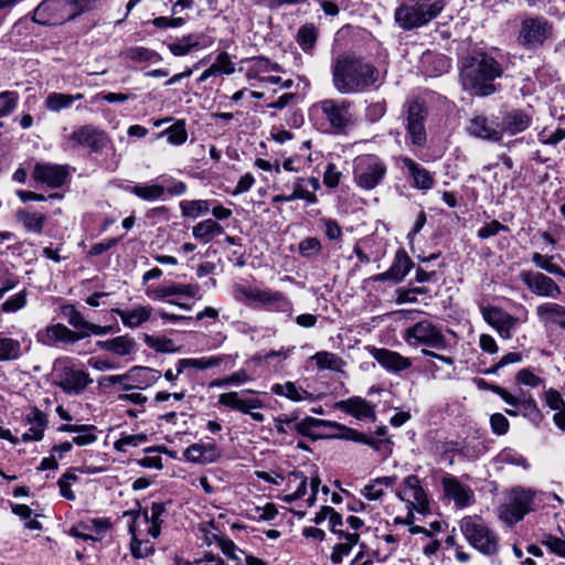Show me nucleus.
<instances>
[{
    "instance_id": "obj_1",
    "label": "nucleus",
    "mask_w": 565,
    "mask_h": 565,
    "mask_svg": "<svg viewBox=\"0 0 565 565\" xmlns=\"http://www.w3.org/2000/svg\"><path fill=\"white\" fill-rule=\"evenodd\" d=\"M331 74L334 89L342 95L370 90L380 77V71L373 63L353 53L337 56Z\"/></svg>"
},
{
    "instance_id": "obj_2",
    "label": "nucleus",
    "mask_w": 565,
    "mask_h": 565,
    "mask_svg": "<svg viewBox=\"0 0 565 565\" xmlns=\"http://www.w3.org/2000/svg\"><path fill=\"white\" fill-rule=\"evenodd\" d=\"M503 73L501 64L486 53H478L463 60L460 79L465 90L486 97L495 92L493 81Z\"/></svg>"
},
{
    "instance_id": "obj_3",
    "label": "nucleus",
    "mask_w": 565,
    "mask_h": 565,
    "mask_svg": "<svg viewBox=\"0 0 565 565\" xmlns=\"http://www.w3.org/2000/svg\"><path fill=\"white\" fill-rule=\"evenodd\" d=\"M354 102L345 98H326L309 109L311 121L323 132L345 135L356 124Z\"/></svg>"
},
{
    "instance_id": "obj_4",
    "label": "nucleus",
    "mask_w": 565,
    "mask_h": 565,
    "mask_svg": "<svg viewBox=\"0 0 565 565\" xmlns=\"http://www.w3.org/2000/svg\"><path fill=\"white\" fill-rule=\"evenodd\" d=\"M236 301L256 309L291 316L292 301L282 291L256 286L236 285L233 290Z\"/></svg>"
},
{
    "instance_id": "obj_5",
    "label": "nucleus",
    "mask_w": 565,
    "mask_h": 565,
    "mask_svg": "<svg viewBox=\"0 0 565 565\" xmlns=\"http://www.w3.org/2000/svg\"><path fill=\"white\" fill-rule=\"evenodd\" d=\"M444 0H427V3H403L395 9L394 19L404 31L427 25L444 10Z\"/></svg>"
},
{
    "instance_id": "obj_6",
    "label": "nucleus",
    "mask_w": 565,
    "mask_h": 565,
    "mask_svg": "<svg viewBox=\"0 0 565 565\" xmlns=\"http://www.w3.org/2000/svg\"><path fill=\"white\" fill-rule=\"evenodd\" d=\"M460 531L469 544L484 556L492 557L500 552L498 534L473 516H466L460 521Z\"/></svg>"
},
{
    "instance_id": "obj_7",
    "label": "nucleus",
    "mask_w": 565,
    "mask_h": 565,
    "mask_svg": "<svg viewBox=\"0 0 565 565\" xmlns=\"http://www.w3.org/2000/svg\"><path fill=\"white\" fill-rule=\"evenodd\" d=\"M387 173V166L375 154L360 156L354 160L353 180L363 190H373L380 185Z\"/></svg>"
},
{
    "instance_id": "obj_8",
    "label": "nucleus",
    "mask_w": 565,
    "mask_h": 565,
    "mask_svg": "<svg viewBox=\"0 0 565 565\" xmlns=\"http://www.w3.org/2000/svg\"><path fill=\"white\" fill-rule=\"evenodd\" d=\"M166 513L167 508L164 503L152 502L150 509L124 512V518H129L128 530L131 535H135V531L142 529L146 535L157 539L160 535Z\"/></svg>"
},
{
    "instance_id": "obj_9",
    "label": "nucleus",
    "mask_w": 565,
    "mask_h": 565,
    "mask_svg": "<svg viewBox=\"0 0 565 565\" xmlns=\"http://www.w3.org/2000/svg\"><path fill=\"white\" fill-rule=\"evenodd\" d=\"M405 342L412 347H425L435 350H445L447 340L439 324L430 320H422L408 327L403 335Z\"/></svg>"
},
{
    "instance_id": "obj_10",
    "label": "nucleus",
    "mask_w": 565,
    "mask_h": 565,
    "mask_svg": "<svg viewBox=\"0 0 565 565\" xmlns=\"http://www.w3.org/2000/svg\"><path fill=\"white\" fill-rule=\"evenodd\" d=\"M407 140L412 146L424 148L427 143L425 122L428 116L424 102L413 99L404 105Z\"/></svg>"
},
{
    "instance_id": "obj_11",
    "label": "nucleus",
    "mask_w": 565,
    "mask_h": 565,
    "mask_svg": "<svg viewBox=\"0 0 565 565\" xmlns=\"http://www.w3.org/2000/svg\"><path fill=\"white\" fill-rule=\"evenodd\" d=\"M396 497L406 503L408 509L407 518H413V512L426 514L430 511L428 494L420 484L416 475H409L396 490Z\"/></svg>"
},
{
    "instance_id": "obj_12",
    "label": "nucleus",
    "mask_w": 565,
    "mask_h": 565,
    "mask_svg": "<svg viewBox=\"0 0 565 565\" xmlns=\"http://www.w3.org/2000/svg\"><path fill=\"white\" fill-rule=\"evenodd\" d=\"M533 502L534 492L523 488H515L511 491L510 502L500 505L499 518L509 525H513L533 510Z\"/></svg>"
},
{
    "instance_id": "obj_13",
    "label": "nucleus",
    "mask_w": 565,
    "mask_h": 565,
    "mask_svg": "<svg viewBox=\"0 0 565 565\" xmlns=\"http://www.w3.org/2000/svg\"><path fill=\"white\" fill-rule=\"evenodd\" d=\"M552 24L543 18H531L522 22L520 43L527 49H535L552 36Z\"/></svg>"
},
{
    "instance_id": "obj_14",
    "label": "nucleus",
    "mask_w": 565,
    "mask_h": 565,
    "mask_svg": "<svg viewBox=\"0 0 565 565\" xmlns=\"http://www.w3.org/2000/svg\"><path fill=\"white\" fill-rule=\"evenodd\" d=\"M519 278L535 296L558 299L562 295V289L556 281L541 271L522 270Z\"/></svg>"
},
{
    "instance_id": "obj_15",
    "label": "nucleus",
    "mask_w": 565,
    "mask_h": 565,
    "mask_svg": "<svg viewBox=\"0 0 565 565\" xmlns=\"http://www.w3.org/2000/svg\"><path fill=\"white\" fill-rule=\"evenodd\" d=\"M217 403L232 411H237L247 414L257 423L265 420V415L255 409H260L265 406L264 402L256 397H242L238 392L222 393L218 395Z\"/></svg>"
},
{
    "instance_id": "obj_16",
    "label": "nucleus",
    "mask_w": 565,
    "mask_h": 565,
    "mask_svg": "<svg viewBox=\"0 0 565 565\" xmlns=\"http://www.w3.org/2000/svg\"><path fill=\"white\" fill-rule=\"evenodd\" d=\"M68 139L94 153L102 152L110 143L108 135L94 125H83L74 129Z\"/></svg>"
},
{
    "instance_id": "obj_17",
    "label": "nucleus",
    "mask_w": 565,
    "mask_h": 565,
    "mask_svg": "<svg viewBox=\"0 0 565 565\" xmlns=\"http://www.w3.org/2000/svg\"><path fill=\"white\" fill-rule=\"evenodd\" d=\"M469 136L492 142L502 140V129L500 121L495 116H486L483 114L475 115L467 125Z\"/></svg>"
},
{
    "instance_id": "obj_18",
    "label": "nucleus",
    "mask_w": 565,
    "mask_h": 565,
    "mask_svg": "<svg viewBox=\"0 0 565 565\" xmlns=\"http://www.w3.org/2000/svg\"><path fill=\"white\" fill-rule=\"evenodd\" d=\"M85 338V333H78L63 323H55L45 327L36 332V342L45 347L58 344H74Z\"/></svg>"
},
{
    "instance_id": "obj_19",
    "label": "nucleus",
    "mask_w": 565,
    "mask_h": 565,
    "mask_svg": "<svg viewBox=\"0 0 565 565\" xmlns=\"http://www.w3.org/2000/svg\"><path fill=\"white\" fill-rule=\"evenodd\" d=\"M33 179L51 189L64 185L70 178L68 166L49 162H38L34 166Z\"/></svg>"
},
{
    "instance_id": "obj_20",
    "label": "nucleus",
    "mask_w": 565,
    "mask_h": 565,
    "mask_svg": "<svg viewBox=\"0 0 565 565\" xmlns=\"http://www.w3.org/2000/svg\"><path fill=\"white\" fill-rule=\"evenodd\" d=\"M61 315L75 329V332L85 333V338L90 334L104 335L113 330L110 326L102 327L86 321L82 312L74 305H63L61 307Z\"/></svg>"
},
{
    "instance_id": "obj_21",
    "label": "nucleus",
    "mask_w": 565,
    "mask_h": 565,
    "mask_svg": "<svg viewBox=\"0 0 565 565\" xmlns=\"http://www.w3.org/2000/svg\"><path fill=\"white\" fill-rule=\"evenodd\" d=\"M440 482L445 497L452 500L457 508L463 509L475 503L473 490L462 484L456 477L447 473Z\"/></svg>"
},
{
    "instance_id": "obj_22",
    "label": "nucleus",
    "mask_w": 565,
    "mask_h": 565,
    "mask_svg": "<svg viewBox=\"0 0 565 565\" xmlns=\"http://www.w3.org/2000/svg\"><path fill=\"white\" fill-rule=\"evenodd\" d=\"M78 0H44L33 11V21L42 25L63 22L66 18L61 12L72 2Z\"/></svg>"
},
{
    "instance_id": "obj_23",
    "label": "nucleus",
    "mask_w": 565,
    "mask_h": 565,
    "mask_svg": "<svg viewBox=\"0 0 565 565\" xmlns=\"http://www.w3.org/2000/svg\"><path fill=\"white\" fill-rule=\"evenodd\" d=\"M481 313L487 323L495 329L502 339H511V330L516 326L518 318L494 306L482 307Z\"/></svg>"
},
{
    "instance_id": "obj_24",
    "label": "nucleus",
    "mask_w": 565,
    "mask_h": 565,
    "mask_svg": "<svg viewBox=\"0 0 565 565\" xmlns=\"http://www.w3.org/2000/svg\"><path fill=\"white\" fill-rule=\"evenodd\" d=\"M57 385L67 394H81L93 382L89 374L75 366H64L58 375Z\"/></svg>"
},
{
    "instance_id": "obj_25",
    "label": "nucleus",
    "mask_w": 565,
    "mask_h": 565,
    "mask_svg": "<svg viewBox=\"0 0 565 565\" xmlns=\"http://www.w3.org/2000/svg\"><path fill=\"white\" fill-rule=\"evenodd\" d=\"M535 315L546 330L558 328L565 331V306L558 302H542L536 306Z\"/></svg>"
},
{
    "instance_id": "obj_26",
    "label": "nucleus",
    "mask_w": 565,
    "mask_h": 565,
    "mask_svg": "<svg viewBox=\"0 0 565 565\" xmlns=\"http://www.w3.org/2000/svg\"><path fill=\"white\" fill-rule=\"evenodd\" d=\"M370 353L373 359L390 373H399L408 370L413 365L412 359L385 348H372Z\"/></svg>"
},
{
    "instance_id": "obj_27",
    "label": "nucleus",
    "mask_w": 565,
    "mask_h": 565,
    "mask_svg": "<svg viewBox=\"0 0 565 565\" xmlns=\"http://www.w3.org/2000/svg\"><path fill=\"white\" fill-rule=\"evenodd\" d=\"M401 162L405 174L412 180V185L422 191H428L435 185L434 174L409 157H402Z\"/></svg>"
},
{
    "instance_id": "obj_28",
    "label": "nucleus",
    "mask_w": 565,
    "mask_h": 565,
    "mask_svg": "<svg viewBox=\"0 0 565 565\" xmlns=\"http://www.w3.org/2000/svg\"><path fill=\"white\" fill-rule=\"evenodd\" d=\"M533 121V111L529 109H511L508 111L500 121L502 136L508 134L514 136L525 131Z\"/></svg>"
},
{
    "instance_id": "obj_29",
    "label": "nucleus",
    "mask_w": 565,
    "mask_h": 565,
    "mask_svg": "<svg viewBox=\"0 0 565 565\" xmlns=\"http://www.w3.org/2000/svg\"><path fill=\"white\" fill-rule=\"evenodd\" d=\"M111 312L120 318L126 328L137 329L151 319L153 308L150 305H134L127 309L114 308Z\"/></svg>"
},
{
    "instance_id": "obj_30",
    "label": "nucleus",
    "mask_w": 565,
    "mask_h": 565,
    "mask_svg": "<svg viewBox=\"0 0 565 565\" xmlns=\"http://www.w3.org/2000/svg\"><path fill=\"white\" fill-rule=\"evenodd\" d=\"M495 394L499 395L508 405L519 408L524 417L529 418L533 424L539 425L543 419V414L537 407L533 397L519 402L514 395L509 393L505 388H497Z\"/></svg>"
},
{
    "instance_id": "obj_31",
    "label": "nucleus",
    "mask_w": 565,
    "mask_h": 565,
    "mask_svg": "<svg viewBox=\"0 0 565 565\" xmlns=\"http://www.w3.org/2000/svg\"><path fill=\"white\" fill-rule=\"evenodd\" d=\"M109 526L110 523L107 519H87L74 525L70 530V534L84 541H98Z\"/></svg>"
},
{
    "instance_id": "obj_32",
    "label": "nucleus",
    "mask_w": 565,
    "mask_h": 565,
    "mask_svg": "<svg viewBox=\"0 0 565 565\" xmlns=\"http://www.w3.org/2000/svg\"><path fill=\"white\" fill-rule=\"evenodd\" d=\"M24 420L29 425V429L22 434L21 439L24 443L42 440L49 424L46 414L38 407H32L25 414Z\"/></svg>"
},
{
    "instance_id": "obj_33",
    "label": "nucleus",
    "mask_w": 565,
    "mask_h": 565,
    "mask_svg": "<svg viewBox=\"0 0 565 565\" xmlns=\"http://www.w3.org/2000/svg\"><path fill=\"white\" fill-rule=\"evenodd\" d=\"M337 406L339 409L360 420L367 419L373 423L376 420L374 407L362 397L353 396L348 399L340 401Z\"/></svg>"
},
{
    "instance_id": "obj_34",
    "label": "nucleus",
    "mask_w": 565,
    "mask_h": 565,
    "mask_svg": "<svg viewBox=\"0 0 565 565\" xmlns=\"http://www.w3.org/2000/svg\"><path fill=\"white\" fill-rule=\"evenodd\" d=\"M332 428L339 430V433L334 434L335 437L367 445L376 451H381L383 448H387L391 444L388 439H374L365 434H362L353 428L347 427L335 422H333Z\"/></svg>"
},
{
    "instance_id": "obj_35",
    "label": "nucleus",
    "mask_w": 565,
    "mask_h": 565,
    "mask_svg": "<svg viewBox=\"0 0 565 565\" xmlns=\"http://www.w3.org/2000/svg\"><path fill=\"white\" fill-rule=\"evenodd\" d=\"M185 460L194 463H212L221 457L215 444H192L183 452Z\"/></svg>"
},
{
    "instance_id": "obj_36",
    "label": "nucleus",
    "mask_w": 565,
    "mask_h": 565,
    "mask_svg": "<svg viewBox=\"0 0 565 565\" xmlns=\"http://www.w3.org/2000/svg\"><path fill=\"white\" fill-rule=\"evenodd\" d=\"M225 360L228 361V367L234 366L235 359H233L231 355H212L198 359H181L178 361V374H181L186 367H193L196 370L216 367L220 366Z\"/></svg>"
},
{
    "instance_id": "obj_37",
    "label": "nucleus",
    "mask_w": 565,
    "mask_h": 565,
    "mask_svg": "<svg viewBox=\"0 0 565 565\" xmlns=\"http://www.w3.org/2000/svg\"><path fill=\"white\" fill-rule=\"evenodd\" d=\"M202 33H189L177 39L174 42L168 43L167 46L172 55L185 56L193 50L205 46V44H202Z\"/></svg>"
},
{
    "instance_id": "obj_38",
    "label": "nucleus",
    "mask_w": 565,
    "mask_h": 565,
    "mask_svg": "<svg viewBox=\"0 0 565 565\" xmlns=\"http://www.w3.org/2000/svg\"><path fill=\"white\" fill-rule=\"evenodd\" d=\"M223 234L224 227L212 218L203 220L192 227L193 237L202 244H209Z\"/></svg>"
},
{
    "instance_id": "obj_39",
    "label": "nucleus",
    "mask_w": 565,
    "mask_h": 565,
    "mask_svg": "<svg viewBox=\"0 0 565 565\" xmlns=\"http://www.w3.org/2000/svg\"><path fill=\"white\" fill-rule=\"evenodd\" d=\"M333 422L315 418L311 416H307L301 420H296L294 425V429L300 436L307 437L311 440H318L322 436L317 434L316 430L320 427H331Z\"/></svg>"
},
{
    "instance_id": "obj_40",
    "label": "nucleus",
    "mask_w": 565,
    "mask_h": 565,
    "mask_svg": "<svg viewBox=\"0 0 565 565\" xmlns=\"http://www.w3.org/2000/svg\"><path fill=\"white\" fill-rule=\"evenodd\" d=\"M200 287L199 285H184V284H169L161 286L153 290V298L163 299L170 296H186L191 298H195L199 296Z\"/></svg>"
},
{
    "instance_id": "obj_41",
    "label": "nucleus",
    "mask_w": 565,
    "mask_h": 565,
    "mask_svg": "<svg viewBox=\"0 0 565 565\" xmlns=\"http://www.w3.org/2000/svg\"><path fill=\"white\" fill-rule=\"evenodd\" d=\"M23 354L24 349L20 340L0 332V362L18 361Z\"/></svg>"
},
{
    "instance_id": "obj_42",
    "label": "nucleus",
    "mask_w": 565,
    "mask_h": 565,
    "mask_svg": "<svg viewBox=\"0 0 565 565\" xmlns=\"http://www.w3.org/2000/svg\"><path fill=\"white\" fill-rule=\"evenodd\" d=\"M15 216L26 232L34 234H41L47 221L45 214L30 210H19Z\"/></svg>"
},
{
    "instance_id": "obj_43",
    "label": "nucleus",
    "mask_w": 565,
    "mask_h": 565,
    "mask_svg": "<svg viewBox=\"0 0 565 565\" xmlns=\"http://www.w3.org/2000/svg\"><path fill=\"white\" fill-rule=\"evenodd\" d=\"M97 345L103 350L113 352L114 354L120 356H125L134 351L136 342L134 338L125 334L109 340L98 341Z\"/></svg>"
},
{
    "instance_id": "obj_44",
    "label": "nucleus",
    "mask_w": 565,
    "mask_h": 565,
    "mask_svg": "<svg viewBox=\"0 0 565 565\" xmlns=\"http://www.w3.org/2000/svg\"><path fill=\"white\" fill-rule=\"evenodd\" d=\"M125 191L135 194L143 201H157L161 199L166 192L162 184H135L125 186Z\"/></svg>"
},
{
    "instance_id": "obj_45",
    "label": "nucleus",
    "mask_w": 565,
    "mask_h": 565,
    "mask_svg": "<svg viewBox=\"0 0 565 565\" xmlns=\"http://www.w3.org/2000/svg\"><path fill=\"white\" fill-rule=\"evenodd\" d=\"M213 200H184L179 206L183 217L198 218L210 212Z\"/></svg>"
},
{
    "instance_id": "obj_46",
    "label": "nucleus",
    "mask_w": 565,
    "mask_h": 565,
    "mask_svg": "<svg viewBox=\"0 0 565 565\" xmlns=\"http://www.w3.org/2000/svg\"><path fill=\"white\" fill-rule=\"evenodd\" d=\"M83 94H63V93H51L45 98L44 105L45 108L50 111L57 113L62 109L68 108L72 106L73 102L82 99Z\"/></svg>"
},
{
    "instance_id": "obj_47",
    "label": "nucleus",
    "mask_w": 565,
    "mask_h": 565,
    "mask_svg": "<svg viewBox=\"0 0 565 565\" xmlns=\"http://www.w3.org/2000/svg\"><path fill=\"white\" fill-rule=\"evenodd\" d=\"M124 56L137 63H159L162 56L154 50L145 46H130L125 50Z\"/></svg>"
},
{
    "instance_id": "obj_48",
    "label": "nucleus",
    "mask_w": 565,
    "mask_h": 565,
    "mask_svg": "<svg viewBox=\"0 0 565 565\" xmlns=\"http://www.w3.org/2000/svg\"><path fill=\"white\" fill-rule=\"evenodd\" d=\"M413 262L405 250H398L395 254L394 260L390 267V270L394 275V282H401L406 275L411 271Z\"/></svg>"
},
{
    "instance_id": "obj_49",
    "label": "nucleus",
    "mask_w": 565,
    "mask_h": 565,
    "mask_svg": "<svg viewBox=\"0 0 565 565\" xmlns=\"http://www.w3.org/2000/svg\"><path fill=\"white\" fill-rule=\"evenodd\" d=\"M342 539L344 542L334 545L331 553L333 564H340L343 557L351 553L352 547L359 542L360 535L358 533H345Z\"/></svg>"
},
{
    "instance_id": "obj_50",
    "label": "nucleus",
    "mask_w": 565,
    "mask_h": 565,
    "mask_svg": "<svg viewBox=\"0 0 565 565\" xmlns=\"http://www.w3.org/2000/svg\"><path fill=\"white\" fill-rule=\"evenodd\" d=\"M273 392L276 395L286 396L292 402H300L311 397L310 393L300 387H297L292 382H286L284 385L276 384L273 386Z\"/></svg>"
},
{
    "instance_id": "obj_51",
    "label": "nucleus",
    "mask_w": 565,
    "mask_h": 565,
    "mask_svg": "<svg viewBox=\"0 0 565 565\" xmlns=\"http://www.w3.org/2000/svg\"><path fill=\"white\" fill-rule=\"evenodd\" d=\"M318 30L312 23L302 25L297 33V42L301 50L306 53H310L317 42Z\"/></svg>"
},
{
    "instance_id": "obj_52",
    "label": "nucleus",
    "mask_w": 565,
    "mask_h": 565,
    "mask_svg": "<svg viewBox=\"0 0 565 565\" xmlns=\"http://www.w3.org/2000/svg\"><path fill=\"white\" fill-rule=\"evenodd\" d=\"M143 534H146L145 531L139 529L135 531V535H131L130 551L137 558L147 557L154 552V546L149 540L139 539Z\"/></svg>"
},
{
    "instance_id": "obj_53",
    "label": "nucleus",
    "mask_w": 565,
    "mask_h": 565,
    "mask_svg": "<svg viewBox=\"0 0 565 565\" xmlns=\"http://www.w3.org/2000/svg\"><path fill=\"white\" fill-rule=\"evenodd\" d=\"M312 360L316 361L317 366L320 370L339 371L343 365V361L341 358L328 351L317 352L312 356Z\"/></svg>"
},
{
    "instance_id": "obj_54",
    "label": "nucleus",
    "mask_w": 565,
    "mask_h": 565,
    "mask_svg": "<svg viewBox=\"0 0 565 565\" xmlns=\"http://www.w3.org/2000/svg\"><path fill=\"white\" fill-rule=\"evenodd\" d=\"M167 137L168 142L174 146L183 145L188 139V132L183 120H178L162 132Z\"/></svg>"
},
{
    "instance_id": "obj_55",
    "label": "nucleus",
    "mask_w": 565,
    "mask_h": 565,
    "mask_svg": "<svg viewBox=\"0 0 565 565\" xmlns=\"http://www.w3.org/2000/svg\"><path fill=\"white\" fill-rule=\"evenodd\" d=\"M145 343L161 353H174L178 351L173 340L166 337H154L150 334H145L143 337Z\"/></svg>"
},
{
    "instance_id": "obj_56",
    "label": "nucleus",
    "mask_w": 565,
    "mask_h": 565,
    "mask_svg": "<svg viewBox=\"0 0 565 565\" xmlns=\"http://www.w3.org/2000/svg\"><path fill=\"white\" fill-rule=\"evenodd\" d=\"M533 264L548 274L565 277V271L557 264L553 263V256L534 253L532 255Z\"/></svg>"
},
{
    "instance_id": "obj_57",
    "label": "nucleus",
    "mask_w": 565,
    "mask_h": 565,
    "mask_svg": "<svg viewBox=\"0 0 565 565\" xmlns=\"http://www.w3.org/2000/svg\"><path fill=\"white\" fill-rule=\"evenodd\" d=\"M298 412L290 414H280L274 418V427L278 435L286 436L294 429L295 422L298 420Z\"/></svg>"
},
{
    "instance_id": "obj_58",
    "label": "nucleus",
    "mask_w": 565,
    "mask_h": 565,
    "mask_svg": "<svg viewBox=\"0 0 565 565\" xmlns=\"http://www.w3.org/2000/svg\"><path fill=\"white\" fill-rule=\"evenodd\" d=\"M28 303V291L25 289L9 297L2 305L1 310L4 313H14L23 309Z\"/></svg>"
},
{
    "instance_id": "obj_59",
    "label": "nucleus",
    "mask_w": 565,
    "mask_h": 565,
    "mask_svg": "<svg viewBox=\"0 0 565 565\" xmlns=\"http://www.w3.org/2000/svg\"><path fill=\"white\" fill-rule=\"evenodd\" d=\"M20 96L15 90L0 93V118L9 116L18 106Z\"/></svg>"
},
{
    "instance_id": "obj_60",
    "label": "nucleus",
    "mask_w": 565,
    "mask_h": 565,
    "mask_svg": "<svg viewBox=\"0 0 565 565\" xmlns=\"http://www.w3.org/2000/svg\"><path fill=\"white\" fill-rule=\"evenodd\" d=\"M319 222L323 227V234L327 239L338 243L342 241L343 232L337 220L322 217L319 220Z\"/></svg>"
},
{
    "instance_id": "obj_61",
    "label": "nucleus",
    "mask_w": 565,
    "mask_h": 565,
    "mask_svg": "<svg viewBox=\"0 0 565 565\" xmlns=\"http://www.w3.org/2000/svg\"><path fill=\"white\" fill-rule=\"evenodd\" d=\"M322 250L321 242L317 237H306L298 244V252L301 257L311 258Z\"/></svg>"
},
{
    "instance_id": "obj_62",
    "label": "nucleus",
    "mask_w": 565,
    "mask_h": 565,
    "mask_svg": "<svg viewBox=\"0 0 565 565\" xmlns=\"http://www.w3.org/2000/svg\"><path fill=\"white\" fill-rule=\"evenodd\" d=\"M211 68L215 71L216 76L221 74L231 75L235 72V64L227 52H221L211 64Z\"/></svg>"
},
{
    "instance_id": "obj_63",
    "label": "nucleus",
    "mask_w": 565,
    "mask_h": 565,
    "mask_svg": "<svg viewBox=\"0 0 565 565\" xmlns=\"http://www.w3.org/2000/svg\"><path fill=\"white\" fill-rule=\"evenodd\" d=\"M541 544H543L550 553L565 557V539L546 533L542 536Z\"/></svg>"
},
{
    "instance_id": "obj_64",
    "label": "nucleus",
    "mask_w": 565,
    "mask_h": 565,
    "mask_svg": "<svg viewBox=\"0 0 565 565\" xmlns=\"http://www.w3.org/2000/svg\"><path fill=\"white\" fill-rule=\"evenodd\" d=\"M428 292V289L426 287H414L408 289H397L396 294V303L403 305V303H414L417 301V295H425Z\"/></svg>"
}]
</instances>
